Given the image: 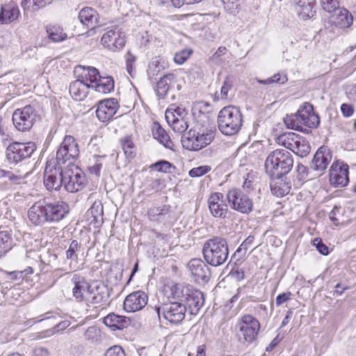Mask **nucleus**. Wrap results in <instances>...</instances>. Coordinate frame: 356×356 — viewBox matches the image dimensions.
<instances>
[{
    "label": "nucleus",
    "instance_id": "obj_1",
    "mask_svg": "<svg viewBox=\"0 0 356 356\" xmlns=\"http://www.w3.org/2000/svg\"><path fill=\"white\" fill-rule=\"evenodd\" d=\"M70 213L69 204L60 200L44 197L35 202L28 211L29 220L35 226L58 223Z\"/></svg>",
    "mask_w": 356,
    "mask_h": 356
},
{
    "label": "nucleus",
    "instance_id": "obj_2",
    "mask_svg": "<svg viewBox=\"0 0 356 356\" xmlns=\"http://www.w3.org/2000/svg\"><path fill=\"white\" fill-rule=\"evenodd\" d=\"M168 298L179 300L186 309V314L196 316L204 303L203 293L191 285L173 284L170 286Z\"/></svg>",
    "mask_w": 356,
    "mask_h": 356
},
{
    "label": "nucleus",
    "instance_id": "obj_3",
    "mask_svg": "<svg viewBox=\"0 0 356 356\" xmlns=\"http://www.w3.org/2000/svg\"><path fill=\"white\" fill-rule=\"evenodd\" d=\"M202 253L204 260L212 267L223 265L229 256L228 243L225 238L213 236L204 243Z\"/></svg>",
    "mask_w": 356,
    "mask_h": 356
},
{
    "label": "nucleus",
    "instance_id": "obj_4",
    "mask_svg": "<svg viewBox=\"0 0 356 356\" xmlns=\"http://www.w3.org/2000/svg\"><path fill=\"white\" fill-rule=\"evenodd\" d=\"M284 121L289 129L308 133V129L303 128L302 125L310 129L316 128L320 124V118L314 112L313 105L305 102L296 113L286 115Z\"/></svg>",
    "mask_w": 356,
    "mask_h": 356
},
{
    "label": "nucleus",
    "instance_id": "obj_5",
    "mask_svg": "<svg viewBox=\"0 0 356 356\" xmlns=\"http://www.w3.org/2000/svg\"><path fill=\"white\" fill-rule=\"evenodd\" d=\"M292 154L282 149L271 152L266 159L265 169L270 177H284L293 168Z\"/></svg>",
    "mask_w": 356,
    "mask_h": 356
},
{
    "label": "nucleus",
    "instance_id": "obj_6",
    "mask_svg": "<svg viewBox=\"0 0 356 356\" xmlns=\"http://www.w3.org/2000/svg\"><path fill=\"white\" fill-rule=\"evenodd\" d=\"M217 123L222 134L232 136L240 131L243 124V115L236 106H225L218 113Z\"/></svg>",
    "mask_w": 356,
    "mask_h": 356
},
{
    "label": "nucleus",
    "instance_id": "obj_7",
    "mask_svg": "<svg viewBox=\"0 0 356 356\" xmlns=\"http://www.w3.org/2000/svg\"><path fill=\"white\" fill-rule=\"evenodd\" d=\"M260 327L259 321L253 316H242L235 325L239 341L242 343H252L257 339Z\"/></svg>",
    "mask_w": 356,
    "mask_h": 356
},
{
    "label": "nucleus",
    "instance_id": "obj_8",
    "mask_svg": "<svg viewBox=\"0 0 356 356\" xmlns=\"http://www.w3.org/2000/svg\"><path fill=\"white\" fill-rule=\"evenodd\" d=\"M276 142L300 157L307 156L311 150L307 140L294 132H286L281 134L277 137Z\"/></svg>",
    "mask_w": 356,
    "mask_h": 356
},
{
    "label": "nucleus",
    "instance_id": "obj_9",
    "mask_svg": "<svg viewBox=\"0 0 356 356\" xmlns=\"http://www.w3.org/2000/svg\"><path fill=\"white\" fill-rule=\"evenodd\" d=\"M35 150L34 142H13L6 149V158L9 164L17 165L30 159Z\"/></svg>",
    "mask_w": 356,
    "mask_h": 356
},
{
    "label": "nucleus",
    "instance_id": "obj_10",
    "mask_svg": "<svg viewBox=\"0 0 356 356\" xmlns=\"http://www.w3.org/2000/svg\"><path fill=\"white\" fill-rule=\"evenodd\" d=\"M79 145L72 136H65L56 152V160L58 165L67 163V167L72 164L79 155Z\"/></svg>",
    "mask_w": 356,
    "mask_h": 356
},
{
    "label": "nucleus",
    "instance_id": "obj_11",
    "mask_svg": "<svg viewBox=\"0 0 356 356\" xmlns=\"http://www.w3.org/2000/svg\"><path fill=\"white\" fill-rule=\"evenodd\" d=\"M213 132H197L193 129L181 136V142L183 147L190 151H198L209 145L213 140Z\"/></svg>",
    "mask_w": 356,
    "mask_h": 356
},
{
    "label": "nucleus",
    "instance_id": "obj_12",
    "mask_svg": "<svg viewBox=\"0 0 356 356\" xmlns=\"http://www.w3.org/2000/svg\"><path fill=\"white\" fill-rule=\"evenodd\" d=\"M37 118L38 114L35 108L31 105H26L13 112V122L18 131H26L33 127Z\"/></svg>",
    "mask_w": 356,
    "mask_h": 356
},
{
    "label": "nucleus",
    "instance_id": "obj_13",
    "mask_svg": "<svg viewBox=\"0 0 356 356\" xmlns=\"http://www.w3.org/2000/svg\"><path fill=\"white\" fill-rule=\"evenodd\" d=\"M156 309L159 316L161 313L164 318L172 324L180 323L187 314L186 307L179 300H172Z\"/></svg>",
    "mask_w": 356,
    "mask_h": 356
},
{
    "label": "nucleus",
    "instance_id": "obj_14",
    "mask_svg": "<svg viewBox=\"0 0 356 356\" xmlns=\"http://www.w3.org/2000/svg\"><path fill=\"white\" fill-rule=\"evenodd\" d=\"M227 199L230 207L241 213L248 214L253 209L252 200L239 188L228 191Z\"/></svg>",
    "mask_w": 356,
    "mask_h": 356
},
{
    "label": "nucleus",
    "instance_id": "obj_15",
    "mask_svg": "<svg viewBox=\"0 0 356 356\" xmlns=\"http://www.w3.org/2000/svg\"><path fill=\"white\" fill-rule=\"evenodd\" d=\"M65 168L62 165L56 163L51 165L47 163L44 173V185L46 188L49 191H59L62 186H64Z\"/></svg>",
    "mask_w": 356,
    "mask_h": 356
},
{
    "label": "nucleus",
    "instance_id": "obj_16",
    "mask_svg": "<svg viewBox=\"0 0 356 356\" xmlns=\"http://www.w3.org/2000/svg\"><path fill=\"white\" fill-rule=\"evenodd\" d=\"M330 182L334 187H345L349 183V166L343 161H335L329 172Z\"/></svg>",
    "mask_w": 356,
    "mask_h": 356
},
{
    "label": "nucleus",
    "instance_id": "obj_17",
    "mask_svg": "<svg viewBox=\"0 0 356 356\" xmlns=\"http://www.w3.org/2000/svg\"><path fill=\"white\" fill-rule=\"evenodd\" d=\"M64 187L70 193H76L82 190L86 185L87 179L85 174L76 168V171L67 168H65Z\"/></svg>",
    "mask_w": 356,
    "mask_h": 356
},
{
    "label": "nucleus",
    "instance_id": "obj_18",
    "mask_svg": "<svg viewBox=\"0 0 356 356\" xmlns=\"http://www.w3.org/2000/svg\"><path fill=\"white\" fill-rule=\"evenodd\" d=\"M209 266L201 259H193L189 261L188 267L196 283L204 284L209 281L211 273Z\"/></svg>",
    "mask_w": 356,
    "mask_h": 356
},
{
    "label": "nucleus",
    "instance_id": "obj_19",
    "mask_svg": "<svg viewBox=\"0 0 356 356\" xmlns=\"http://www.w3.org/2000/svg\"><path fill=\"white\" fill-rule=\"evenodd\" d=\"M112 289L101 282L91 283L87 302L92 304L108 305L110 302V296Z\"/></svg>",
    "mask_w": 356,
    "mask_h": 356
},
{
    "label": "nucleus",
    "instance_id": "obj_20",
    "mask_svg": "<svg viewBox=\"0 0 356 356\" xmlns=\"http://www.w3.org/2000/svg\"><path fill=\"white\" fill-rule=\"evenodd\" d=\"M102 44L108 50L117 51L121 50L125 45V34L115 27L108 30L102 37Z\"/></svg>",
    "mask_w": 356,
    "mask_h": 356
},
{
    "label": "nucleus",
    "instance_id": "obj_21",
    "mask_svg": "<svg viewBox=\"0 0 356 356\" xmlns=\"http://www.w3.org/2000/svg\"><path fill=\"white\" fill-rule=\"evenodd\" d=\"M120 107L115 98H108L98 102L96 109V116L102 122H110Z\"/></svg>",
    "mask_w": 356,
    "mask_h": 356
},
{
    "label": "nucleus",
    "instance_id": "obj_22",
    "mask_svg": "<svg viewBox=\"0 0 356 356\" xmlns=\"http://www.w3.org/2000/svg\"><path fill=\"white\" fill-rule=\"evenodd\" d=\"M148 296L143 291H136L129 294L124 300V309L128 312L142 309L147 305Z\"/></svg>",
    "mask_w": 356,
    "mask_h": 356
},
{
    "label": "nucleus",
    "instance_id": "obj_23",
    "mask_svg": "<svg viewBox=\"0 0 356 356\" xmlns=\"http://www.w3.org/2000/svg\"><path fill=\"white\" fill-rule=\"evenodd\" d=\"M209 209L215 218H225L228 212V206L224 202L221 193H214L208 200Z\"/></svg>",
    "mask_w": 356,
    "mask_h": 356
},
{
    "label": "nucleus",
    "instance_id": "obj_24",
    "mask_svg": "<svg viewBox=\"0 0 356 356\" xmlns=\"http://www.w3.org/2000/svg\"><path fill=\"white\" fill-rule=\"evenodd\" d=\"M332 157L331 151L327 147L322 146L315 153L311 168L316 171L323 172L331 161Z\"/></svg>",
    "mask_w": 356,
    "mask_h": 356
},
{
    "label": "nucleus",
    "instance_id": "obj_25",
    "mask_svg": "<svg viewBox=\"0 0 356 356\" xmlns=\"http://www.w3.org/2000/svg\"><path fill=\"white\" fill-rule=\"evenodd\" d=\"M74 284L72 294L77 302H87L91 283L88 282L83 277L74 275L72 278Z\"/></svg>",
    "mask_w": 356,
    "mask_h": 356
},
{
    "label": "nucleus",
    "instance_id": "obj_26",
    "mask_svg": "<svg viewBox=\"0 0 356 356\" xmlns=\"http://www.w3.org/2000/svg\"><path fill=\"white\" fill-rule=\"evenodd\" d=\"M104 323L112 330H121L131 324L129 317L111 313L104 318Z\"/></svg>",
    "mask_w": 356,
    "mask_h": 356
},
{
    "label": "nucleus",
    "instance_id": "obj_27",
    "mask_svg": "<svg viewBox=\"0 0 356 356\" xmlns=\"http://www.w3.org/2000/svg\"><path fill=\"white\" fill-rule=\"evenodd\" d=\"M78 18L82 24L93 29L98 24L99 14L95 9L85 7L79 11Z\"/></svg>",
    "mask_w": 356,
    "mask_h": 356
},
{
    "label": "nucleus",
    "instance_id": "obj_28",
    "mask_svg": "<svg viewBox=\"0 0 356 356\" xmlns=\"http://www.w3.org/2000/svg\"><path fill=\"white\" fill-rule=\"evenodd\" d=\"M180 109L175 110L178 116H175L172 113H165V118L168 123L172 127V130L178 134H184L187 132L186 130L188 127V122L185 119L181 117Z\"/></svg>",
    "mask_w": 356,
    "mask_h": 356
},
{
    "label": "nucleus",
    "instance_id": "obj_29",
    "mask_svg": "<svg viewBox=\"0 0 356 356\" xmlns=\"http://www.w3.org/2000/svg\"><path fill=\"white\" fill-rule=\"evenodd\" d=\"M296 10L303 20L312 18L316 14L315 0H296Z\"/></svg>",
    "mask_w": 356,
    "mask_h": 356
},
{
    "label": "nucleus",
    "instance_id": "obj_30",
    "mask_svg": "<svg viewBox=\"0 0 356 356\" xmlns=\"http://www.w3.org/2000/svg\"><path fill=\"white\" fill-rule=\"evenodd\" d=\"M270 184L271 192L278 196L283 197L289 193L291 190V183L286 181L284 177H270Z\"/></svg>",
    "mask_w": 356,
    "mask_h": 356
},
{
    "label": "nucleus",
    "instance_id": "obj_31",
    "mask_svg": "<svg viewBox=\"0 0 356 356\" xmlns=\"http://www.w3.org/2000/svg\"><path fill=\"white\" fill-rule=\"evenodd\" d=\"M90 88L87 83L78 79L70 84L69 92L74 99L81 101L87 97Z\"/></svg>",
    "mask_w": 356,
    "mask_h": 356
},
{
    "label": "nucleus",
    "instance_id": "obj_32",
    "mask_svg": "<svg viewBox=\"0 0 356 356\" xmlns=\"http://www.w3.org/2000/svg\"><path fill=\"white\" fill-rule=\"evenodd\" d=\"M152 131L154 139L157 140L165 148L172 149L174 146L172 141L168 134L159 122H155L153 123Z\"/></svg>",
    "mask_w": 356,
    "mask_h": 356
},
{
    "label": "nucleus",
    "instance_id": "obj_33",
    "mask_svg": "<svg viewBox=\"0 0 356 356\" xmlns=\"http://www.w3.org/2000/svg\"><path fill=\"white\" fill-rule=\"evenodd\" d=\"M176 81V75L168 73L160 78L156 84V95L159 99H164L169 90L171 83Z\"/></svg>",
    "mask_w": 356,
    "mask_h": 356
},
{
    "label": "nucleus",
    "instance_id": "obj_34",
    "mask_svg": "<svg viewBox=\"0 0 356 356\" xmlns=\"http://www.w3.org/2000/svg\"><path fill=\"white\" fill-rule=\"evenodd\" d=\"M20 15L19 9L17 6H1L0 24H6L15 21Z\"/></svg>",
    "mask_w": 356,
    "mask_h": 356
},
{
    "label": "nucleus",
    "instance_id": "obj_35",
    "mask_svg": "<svg viewBox=\"0 0 356 356\" xmlns=\"http://www.w3.org/2000/svg\"><path fill=\"white\" fill-rule=\"evenodd\" d=\"M92 88H94L95 91L102 93L108 94L114 90V80L112 76H102L101 75L98 78L96 83L92 85Z\"/></svg>",
    "mask_w": 356,
    "mask_h": 356
},
{
    "label": "nucleus",
    "instance_id": "obj_36",
    "mask_svg": "<svg viewBox=\"0 0 356 356\" xmlns=\"http://www.w3.org/2000/svg\"><path fill=\"white\" fill-rule=\"evenodd\" d=\"M46 31L48 38L54 42H63L67 38V34L63 31V27L58 24L47 26Z\"/></svg>",
    "mask_w": 356,
    "mask_h": 356
},
{
    "label": "nucleus",
    "instance_id": "obj_37",
    "mask_svg": "<svg viewBox=\"0 0 356 356\" xmlns=\"http://www.w3.org/2000/svg\"><path fill=\"white\" fill-rule=\"evenodd\" d=\"M254 241V236H248L237 248L235 252L232 256V259H235V262L240 261L244 258L248 249L252 245Z\"/></svg>",
    "mask_w": 356,
    "mask_h": 356
},
{
    "label": "nucleus",
    "instance_id": "obj_38",
    "mask_svg": "<svg viewBox=\"0 0 356 356\" xmlns=\"http://www.w3.org/2000/svg\"><path fill=\"white\" fill-rule=\"evenodd\" d=\"M99 76L100 74L95 67H88L79 79H81V81H83L84 83H87L92 88V85L96 83Z\"/></svg>",
    "mask_w": 356,
    "mask_h": 356
},
{
    "label": "nucleus",
    "instance_id": "obj_39",
    "mask_svg": "<svg viewBox=\"0 0 356 356\" xmlns=\"http://www.w3.org/2000/svg\"><path fill=\"white\" fill-rule=\"evenodd\" d=\"M13 248V239L7 231L0 232V258L4 257Z\"/></svg>",
    "mask_w": 356,
    "mask_h": 356
},
{
    "label": "nucleus",
    "instance_id": "obj_40",
    "mask_svg": "<svg viewBox=\"0 0 356 356\" xmlns=\"http://www.w3.org/2000/svg\"><path fill=\"white\" fill-rule=\"evenodd\" d=\"M169 213V206L163 205L161 207L150 208L147 211L148 218L151 221H162L164 216Z\"/></svg>",
    "mask_w": 356,
    "mask_h": 356
},
{
    "label": "nucleus",
    "instance_id": "obj_41",
    "mask_svg": "<svg viewBox=\"0 0 356 356\" xmlns=\"http://www.w3.org/2000/svg\"><path fill=\"white\" fill-rule=\"evenodd\" d=\"M337 24L341 28H348L351 26L353 22L352 15L346 9L341 10L337 18Z\"/></svg>",
    "mask_w": 356,
    "mask_h": 356
},
{
    "label": "nucleus",
    "instance_id": "obj_42",
    "mask_svg": "<svg viewBox=\"0 0 356 356\" xmlns=\"http://www.w3.org/2000/svg\"><path fill=\"white\" fill-rule=\"evenodd\" d=\"M149 168L160 172L171 173L172 171L170 170L172 168L175 170V166L166 160H159L154 163H152Z\"/></svg>",
    "mask_w": 356,
    "mask_h": 356
},
{
    "label": "nucleus",
    "instance_id": "obj_43",
    "mask_svg": "<svg viewBox=\"0 0 356 356\" xmlns=\"http://www.w3.org/2000/svg\"><path fill=\"white\" fill-rule=\"evenodd\" d=\"M0 176L6 177L11 184L19 185L22 183L25 177L21 174H16L10 170L0 169Z\"/></svg>",
    "mask_w": 356,
    "mask_h": 356
},
{
    "label": "nucleus",
    "instance_id": "obj_44",
    "mask_svg": "<svg viewBox=\"0 0 356 356\" xmlns=\"http://www.w3.org/2000/svg\"><path fill=\"white\" fill-rule=\"evenodd\" d=\"M106 157V155H94L92 156V164L88 169L91 174L99 176L102 168V161Z\"/></svg>",
    "mask_w": 356,
    "mask_h": 356
},
{
    "label": "nucleus",
    "instance_id": "obj_45",
    "mask_svg": "<svg viewBox=\"0 0 356 356\" xmlns=\"http://www.w3.org/2000/svg\"><path fill=\"white\" fill-rule=\"evenodd\" d=\"M161 4L180 8L184 4L191 5L200 2L202 0H158Z\"/></svg>",
    "mask_w": 356,
    "mask_h": 356
},
{
    "label": "nucleus",
    "instance_id": "obj_46",
    "mask_svg": "<svg viewBox=\"0 0 356 356\" xmlns=\"http://www.w3.org/2000/svg\"><path fill=\"white\" fill-rule=\"evenodd\" d=\"M234 82V78L232 76H226L220 90V98L227 99L228 92L232 88Z\"/></svg>",
    "mask_w": 356,
    "mask_h": 356
},
{
    "label": "nucleus",
    "instance_id": "obj_47",
    "mask_svg": "<svg viewBox=\"0 0 356 356\" xmlns=\"http://www.w3.org/2000/svg\"><path fill=\"white\" fill-rule=\"evenodd\" d=\"M287 80L288 79L285 74L277 73L274 74L273 76L268 78L267 79L261 80L259 82L265 85H269L272 83L284 84L287 81Z\"/></svg>",
    "mask_w": 356,
    "mask_h": 356
},
{
    "label": "nucleus",
    "instance_id": "obj_48",
    "mask_svg": "<svg viewBox=\"0 0 356 356\" xmlns=\"http://www.w3.org/2000/svg\"><path fill=\"white\" fill-rule=\"evenodd\" d=\"M81 249V244L76 240H73L69 246L68 250L66 251V258L71 260H76L78 257L76 252Z\"/></svg>",
    "mask_w": 356,
    "mask_h": 356
},
{
    "label": "nucleus",
    "instance_id": "obj_49",
    "mask_svg": "<svg viewBox=\"0 0 356 356\" xmlns=\"http://www.w3.org/2000/svg\"><path fill=\"white\" fill-rule=\"evenodd\" d=\"M321 5L325 11L332 13L339 8L340 0H321Z\"/></svg>",
    "mask_w": 356,
    "mask_h": 356
},
{
    "label": "nucleus",
    "instance_id": "obj_50",
    "mask_svg": "<svg viewBox=\"0 0 356 356\" xmlns=\"http://www.w3.org/2000/svg\"><path fill=\"white\" fill-rule=\"evenodd\" d=\"M87 216L88 218L103 216V206L101 202H95L91 207L88 210Z\"/></svg>",
    "mask_w": 356,
    "mask_h": 356
},
{
    "label": "nucleus",
    "instance_id": "obj_51",
    "mask_svg": "<svg viewBox=\"0 0 356 356\" xmlns=\"http://www.w3.org/2000/svg\"><path fill=\"white\" fill-rule=\"evenodd\" d=\"M193 50L191 49H184L177 52L174 56V61L179 65L183 64L192 54Z\"/></svg>",
    "mask_w": 356,
    "mask_h": 356
},
{
    "label": "nucleus",
    "instance_id": "obj_52",
    "mask_svg": "<svg viewBox=\"0 0 356 356\" xmlns=\"http://www.w3.org/2000/svg\"><path fill=\"white\" fill-rule=\"evenodd\" d=\"M162 69L163 66L160 64L159 60H152L148 65L147 70V75L150 79H152L157 76Z\"/></svg>",
    "mask_w": 356,
    "mask_h": 356
},
{
    "label": "nucleus",
    "instance_id": "obj_53",
    "mask_svg": "<svg viewBox=\"0 0 356 356\" xmlns=\"http://www.w3.org/2000/svg\"><path fill=\"white\" fill-rule=\"evenodd\" d=\"M211 167L209 165H201L192 168L188 175L191 177H200L210 172Z\"/></svg>",
    "mask_w": 356,
    "mask_h": 356
},
{
    "label": "nucleus",
    "instance_id": "obj_54",
    "mask_svg": "<svg viewBox=\"0 0 356 356\" xmlns=\"http://www.w3.org/2000/svg\"><path fill=\"white\" fill-rule=\"evenodd\" d=\"M312 245L323 255H327L330 252L328 247L323 242L321 238H315L312 241Z\"/></svg>",
    "mask_w": 356,
    "mask_h": 356
},
{
    "label": "nucleus",
    "instance_id": "obj_55",
    "mask_svg": "<svg viewBox=\"0 0 356 356\" xmlns=\"http://www.w3.org/2000/svg\"><path fill=\"white\" fill-rule=\"evenodd\" d=\"M21 6L24 9V14H28L29 12H35L38 10L35 0H22Z\"/></svg>",
    "mask_w": 356,
    "mask_h": 356
},
{
    "label": "nucleus",
    "instance_id": "obj_56",
    "mask_svg": "<svg viewBox=\"0 0 356 356\" xmlns=\"http://www.w3.org/2000/svg\"><path fill=\"white\" fill-rule=\"evenodd\" d=\"M104 356H126V354L121 346H113L106 351Z\"/></svg>",
    "mask_w": 356,
    "mask_h": 356
},
{
    "label": "nucleus",
    "instance_id": "obj_57",
    "mask_svg": "<svg viewBox=\"0 0 356 356\" xmlns=\"http://www.w3.org/2000/svg\"><path fill=\"white\" fill-rule=\"evenodd\" d=\"M33 273V268L31 267H27L24 270L14 271L11 273V275H13V277L16 280H24L26 279L29 275Z\"/></svg>",
    "mask_w": 356,
    "mask_h": 356
},
{
    "label": "nucleus",
    "instance_id": "obj_58",
    "mask_svg": "<svg viewBox=\"0 0 356 356\" xmlns=\"http://www.w3.org/2000/svg\"><path fill=\"white\" fill-rule=\"evenodd\" d=\"M229 275L237 282L243 280L245 277L244 271L238 268H232L229 272Z\"/></svg>",
    "mask_w": 356,
    "mask_h": 356
},
{
    "label": "nucleus",
    "instance_id": "obj_59",
    "mask_svg": "<svg viewBox=\"0 0 356 356\" xmlns=\"http://www.w3.org/2000/svg\"><path fill=\"white\" fill-rule=\"evenodd\" d=\"M292 293L290 291L279 294L276 297L275 302L277 307L291 300Z\"/></svg>",
    "mask_w": 356,
    "mask_h": 356
},
{
    "label": "nucleus",
    "instance_id": "obj_60",
    "mask_svg": "<svg viewBox=\"0 0 356 356\" xmlns=\"http://www.w3.org/2000/svg\"><path fill=\"white\" fill-rule=\"evenodd\" d=\"M341 210V207L335 205L332 210L329 213L330 220L335 225H337L339 224V219L337 216Z\"/></svg>",
    "mask_w": 356,
    "mask_h": 356
},
{
    "label": "nucleus",
    "instance_id": "obj_61",
    "mask_svg": "<svg viewBox=\"0 0 356 356\" xmlns=\"http://www.w3.org/2000/svg\"><path fill=\"white\" fill-rule=\"evenodd\" d=\"M341 111L344 117L348 118L353 114L354 108L352 105L344 103L341 106Z\"/></svg>",
    "mask_w": 356,
    "mask_h": 356
},
{
    "label": "nucleus",
    "instance_id": "obj_62",
    "mask_svg": "<svg viewBox=\"0 0 356 356\" xmlns=\"http://www.w3.org/2000/svg\"><path fill=\"white\" fill-rule=\"evenodd\" d=\"M121 145L125 154L128 152V149H131L134 147V143L129 137H125L121 139Z\"/></svg>",
    "mask_w": 356,
    "mask_h": 356
},
{
    "label": "nucleus",
    "instance_id": "obj_63",
    "mask_svg": "<svg viewBox=\"0 0 356 356\" xmlns=\"http://www.w3.org/2000/svg\"><path fill=\"white\" fill-rule=\"evenodd\" d=\"M297 172L300 179H304L307 177V168L302 164H298L297 166Z\"/></svg>",
    "mask_w": 356,
    "mask_h": 356
},
{
    "label": "nucleus",
    "instance_id": "obj_64",
    "mask_svg": "<svg viewBox=\"0 0 356 356\" xmlns=\"http://www.w3.org/2000/svg\"><path fill=\"white\" fill-rule=\"evenodd\" d=\"M292 316H293V312L291 310H289L286 312V314L284 319L282 321L281 327H284L285 325H286L289 323V321L292 318Z\"/></svg>",
    "mask_w": 356,
    "mask_h": 356
}]
</instances>
